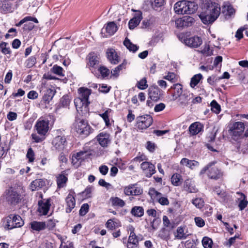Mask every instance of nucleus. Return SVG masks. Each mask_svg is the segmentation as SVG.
I'll return each instance as SVG.
<instances>
[{
	"label": "nucleus",
	"mask_w": 248,
	"mask_h": 248,
	"mask_svg": "<svg viewBox=\"0 0 248 248\" xmlns=\"http://www.w3.org/2000/svg\"><path fill=\"white\" fill-rule=\"evenodd\" d=\"M103 153L98 143L94 141L86 143L82 150L72 155V163L76 167L85 159L99 156Z\"/></svg>",
	"instance_id": "nucleus-1"
},
{
	"label": "nucleus",
	"mask_w": 248,
	"mask_h": 248,
	"mask_svg": "<svg viewBox=\"0 0 248 248\" xmlns=\"http://www.w3.org/2000/svg\"><path fill=\"white\" fill-rule=\"evenodd\" d=\"M220 14V7L218 3L208 0L203 5V11L199 15L202 23L211 24L218 17Z\"/></svg>",
	"instance_id": "nucleus-2"
},
{
	"label": "nucleus",
	"mask_w": 248,
	"mask_h": 248,
	"mask_svg": "<svg viewBox=\"0 0 248 248\" xmlns=\"http://www.w3.org/2000/svg\"><path fill=\"white\" fill-rule=\"evenodd\" d=\"M78 96L75 99L74 103L77 111L82 116L88 113L90 102L89 97L91 93V90L85 88H80L78 90Z\"/></svg>",
	"instance_id": "nucleus-3"
},
{
	"label": "nucleus",
	"mask_w": 248,
	"mask_h": 248,
	"mask_svg": "<svg viewBox=\"0 0 248 248\" xmlns=\"http://www.w3.org/2000/svg\"><path fill=\"white\" fill-rule=\"evenodd\" d=\"M26 195L25 188L19 186L16 187H10L4 192L6 201L12 206H15L21 202Z\"/></svg>",
	"instance_id": "nucleus-4"
},
{
	"label": "nucleus",
	"mask_w": 248,
	"mask_h": 248,
	"mask_svg": "<svg viewBox=\"0 0 248 248\" xmlns=\"http://www.w3.org/2000/svg\"><path fill=\"white\" fill-rule=\"evenodd\" d=\"M198 8V5L194 2L181 0L174 4L173 9L177 14H192L197 10Z\"/></svg>",
	"instance_id": "nucleus-5"
},
{
	"label": "nucleus",
	"mask_w": 248,
	"mask_h": 248,
	"mask_svg": "<svg viewBox=\"0 0 248 248\" xmlns=\"http://www.w3.org/2000/svg\"><path fill=\"white\" fill-rule=\"evenodd\" d=\"M216 163V161L208 163L201 170L200 175H202L207 172V176L210 179L217 180L221 178L222 173L218 168L214 166Z\"/></svg>",
	"instance_id": "nucleus-6"
},
{
	"label": "nucleus",
	"mask_w": 248,
	"mask_h": 248,
	"mask_svg": "<svg viewBox=\"0 0 248 248\" xmlns=\"http://www.w3.org/2000/svg\"><path fill=\"white\" fill-rule=\"evenodd\" d=\"M73 125L74 130L82 138L88 136L91 133V126L83 119H76Z\"/></svg>",
	"instance_id": "nucleus-7"
},
{
	"label": "nucleus",
	"mask_w": 248,
	"mask_h": 248,
	"mask_svg": "<svg viewBox=\"0 0 248 248\" xmlns=\"http://www.w3.org/2000/svg\"><path fill=\"white\" fill-rule=\"evenodd\" d=\"M245 128L244 124L241 122L233 123L230 127L232 138L236 141L241 139Z\"/></svg>",
	"instance_id": "nucleus-8"
},
{
	"label": "nucleus",
	"mask_w": 248,
	"mask_h": 248,
	"mask_svg": "<svg viewBox=\"0 0 248 248\" xmlns=\"http://www.w3.org/2000/svg\"><path fill=\"white\" fill-rule=\"evenodd\" d=\"M23 224V220L18 215L11 214L6 218L5 226L8 230L20 227L22 226Z\"/></svg>",
	"instance_id": "nucleus-9"
},
{
	"label": "nucleus",
	"mask_w": 248,
	"mask_h": 248,
	"mask_svg": "<svg viewBox=\"0 0 248 248\" xmlns=\"http://www.w3.org/2000/svg\"><path fill=\"white\" fill-rule=\"evenodd\" d=\"M137 127L143 130L149 127L153 123V118L150 115L140 116L136 119Z\"/></svg>",
	"instance_id": "nucleus-10"
},
{
	"label": "nucleus",
	"mask_w": 248,
	"mask_h": 248,
	"mask_svg": "<svg viewBox=\"0 0 248 248\" xmlns=\"http://www.w3.org/2000/svg\"><path fill=\"white\" fill-rule=\"evenodd\" d=\"M49 121L40 118L37 121L35 127L39 135L45 136L49 129Z\"/></svg>",
	"instance_id": "nucleus-11"
},
{
	"label": "nucleus",
	"mask_w": 248,
	"mask_h": 248,
	"mask_svg": "<svg viewBox=\"0 0 248 248\" xmlns=\"http://www.w3.org/2000/svg\"><path fill=\"white\" fill-rule=\"evenodd\" d=\"M140 168L147 177H151L156 172L155 165L150 162H143L140 164Z\"/></svg>",
	"instance_id": "nucleus-12"
},
{
	"label": "nucleus",
	"mask_w": 248,
	"mask_h": 248,
	"mask_svg": "<svg viewBox=\"0 0 248 248\" xmlns=\"http://www.w3.org/2000/svg\"><path fill=\"white\" fill-rule=\"evenodd\" d=\"M195 22L194 19L190 16H185L175 20V25L178 28L188 27L192 26Z\"/></svg>",
	"instance_id": "nucleus-13"
},
{
	"label": "nucleus",
	"mask_w": 248,
	"mask_h": 248,
	"mask_svg": "<svg viewBox=\"0 0 248 248\" xmlns=\"http://www.w3.org/2000/svg\"><path fill=\"white\" fill-rule=\"evenodd\" d=\"M142 189L137 184H130L124 187V192L127 196H138L142 193Z\"/></svg>",
	"instance_id": "nucleus-14"
},
{
	"label": "nucleus",
	"mask_w": 248,
	"mask_h": 248,
	"mask_svg": "<svg viewBox=\"0 0 248 248\" xmlns=\"http://www.w3.org/2000/svg\"><path fill=\"white\" fill-rule=\"evenodd\" d=\"M88 60L87 66L93 73V70L99 67L100 58L94 53H91L88 55Z\"/></svg>",
	"instance_id": "nucleus-15"
},
{
	"label": "nucleus",
	"mask_w": 248,
	"mask_h": 248,
	"mask_svg": "<svg viewBox=\"0 0 248 248\" xmlns=\"http://www.w3.org/2000/svg\"><path fill=\"white\" fill-rule=\"evenodd\" d=\"M162 91L156 86L150 87L148 89L149 97L153 101H157L162 95Z\"/></svg>",
	"instance_id": "nucleus-16"
},
{
	"label": "nucleus",
	"mask_w": 248,
	"mask_h": 248,
	"mask_svg": "<svg viewBox=\"0 0 248 248\" xmlns=\"http://www.w3.org/2000/svg\"><path fill=\"white\" fill-rule=\"evenodd\" d=\"M172 90L171 96L172 101H176L178 98L184 92L185 90H183V86L181 84H174L170 88Z\"/></svg>",
	"instance_id": "nucleus-17"
},
{
	"label": "nucleus",
	"mask_w": 248,
	"mask_h": 248,
	"mask_svg": "<svg viewBox=\"0 0 248 248\" xmlns=\"http://www.w3.org/2000/svg\"><path fill=\"white\" fill-rule=\"evenodd\" d=\"M52 143L56 150H62L65 146L66 139L64 136H57L54 138Z\"/></svg>",
	"instance_id": "nucleus-18"
},
{
	"label": "nucleus",
	"mask_w": 248,
	"mask_h": 248,
	"mask_svg": "<svg viewBox=\"0 0 248 248\" xmlns=\"http://www.w3.org/2000/svg\"><path fill=\"white\" fill-rule=\"evenodd\" d=\"M193 94L189 91H185L177 99V102L181 105H187L190 100L193 98Z\"/></svg>",
	"instance_id": "nucleus-19"
},
{
	"label": "nucleus",
	"mask_w": 248,
	"mask_h": 248,
	"mask_svg": "<svg viewBox=\"0 0 248 248\" xmlns=\"http://www.w3.org/2000/svg\"><path fill=\"white\" fill-rule=\"evenodd\" d=\"M202 43V39L198 36H194L185 40V44L191 47L197 48Z\"/></svg>",
	"instance_id": "nucleus-20"
},
{
	"label": "nucleus",
	"mask_w": 248,
	"mask_h": 248,
	"mask_svg": "<svg viewBox=\"0 0 248 248\" xmlns=\"http://www.w3.org/2000/svg\"><path fill=\"white\" fill-rule=\"evenodd\" d=\"M50 206V203L49 199L39 201L38 211L42 215H46L48 212Z\"/></svg>",
	"instance_id": "nucleus-21"
},
{
	"label": "nucleus",
	"mask_w": 248,
	"mask_h": 248,
	"mask_svg": "<svg viewBox=\"0 0 248 248\" xmlns=\"http://www.w3.org/2000/svg\"><path fill=\"white\" fill-rule=\"evenodd\" d=\"M66 207L65 208L66 212L70 213L74 209L76 205V200L74 196L70 192L65 198Z\"/></svg>",
	"instance_id": "nucleus-22"
},
{
	"label": "nucleus",
	"mask_w": 248,
	"mask_h": 248,
	"mask_svg": "<svg viewBox=\"0 0 248 248\" xmlns=\"http://www.w3.org/2000/svg\"><path fill=\"white\" fill-rule=\"evenodd\" d=\"M142 18V13L140 11H138L135 13L133 18L130 20L128 23L129 28L130 30L134 29L140 23Z\"/></svg>",
	"instance_id": "nucleus-23"
},
{
	"label": "nucleus",
	"mask_w": 248,
	"mask_h": 248,
	"mask_svg": "<svg viewBox=\"0 0 248 248\" xmlns=\"http://www.w3.org/2000/svg\"><path fill=\"white\" fill-rule=\"evenodd\" d=\"M67 174L64 171H62L61 174L57 177V184L59 188L64 187L66 186L67 182Z\"/></svg>",
	"instance_id": "nucleus-24"
},
{
	"label": "nucleus",
	"mask_w": 248,
	"mask_h": 248,
	"mask_svg": "<svg viewBox=\"0 0 248 248\" xmlns=\"http://www.w3.org/2000/svg\"><path fill=\"white\" fill-rule=\"evenodd\" d=\"M184 189L189 193H196L198 191L194 182L191 180H186L184 184Z\"/></svg>",
	"instance_id": "nucleus-25"
},
{
	"label": "nucleus",
	"mask_w": 248,
	"mask_h": 248,
	"mask_svg": "<svg viewBox=\"0 0 248 248\" xmlns=\"http://www.w3.org/2000/svg\"><path fill=\"white\" fill-rule=\"evenodd\" d=\"M107 57L111 63L117 64L119 62V57L115 49H108L107 52Z\"/></svg>",
	"instance_id": "nucleus-26"
},
{
	"label": "nucleus",
	"mask_w": 248,
	"mask_h": 248,
	"mask_svg": "<svg viewBox=\"0 0 248 248\" xmlns=\"http://www.w3.org/2000/svg\"><path fill=\"white\" fill-rule=\"evenodd\" d=\"M203 125L200 122H195L192 124L189 127V131L192 135H196L200 133L203 129Z\"/></svg>",
	"instance_id": "nucleus-27"
},
{
	"label": "nucleus",
	"mask_w": 248,
	"mask_h": 248,
	"mask_svg": "<svg viewBox=\"0 0 248 248\" xmlns=\"http://www.w3.org/2000/svg\"><path fill=\"white\" fill-rule=\"evenodd\" d=\"M31 228L37 232H40L46 229V222L43 221H33L30 223Z\"/></svg>",
	"instance_id": "nucleus-28"
},
{
	"label": "nucleus",
	"mask_w": 248,
	"mask_h": 248,
	"mask_svg": "<svg viewBox=\"0 0 248 248\" xmlns=\"http://www.w3.org/2000/svg\"><path fill=\"white\" fill-rule=\"evenodd\" d=\"M180 163L182 165L185 166L192 170L195 169L196 167H198L199 166V162L194 160H189L186 158H182Z\"/></svg>",
	"instance_id": "nucleus-29"
},
{
	"label": "nucleus",
	"mask_w": 248,
	"mask_h": 248,
	"mask_svg": "<svg viewBox=\"0 0 248 248\" xmlns=\"http://www.w3.org/2000/svg\"><path fill=\"white\" fill-rule=\"evenodd\" d=\"M97 137L99 143L102 147H107L110 143V141L108 134L100 133Z\"/></svg>",
	"instance_id": "nucleus-30"
},
{
	"label": "nucleus",
	"mask_w": 248,
	"mask_h": 248,
	"mask_svg": "<svg viewBox=\"0 0 248 248\" xmlns=\"http://www.w3.org/2000/svg\"><path fill=\"white\" fill-rule=\"evenodd\" d=\"M46 185L45 181L42 179H36L33 181L30 185L32 191L38 190Z\"/></svg>",
	"instance_id": "nucleus-31"
},
{
	"label": "nucleus",
	"mask_w": 248,
	"mask_h": 248,
	"mask_svg": "<svg viewBox=\"0 0 248 248\" xmlns=\"http://www.w3.org/2000/svg\"><path fill=\"white\" fill-rule=\"evenodd\" d=\"M129 230L130 231V235L128 238V244H139V241L137 236L134 233V228L132 226H130Z\"/></svg>",
	"instance_id": "nucleus-32"
},
{
	"label": "nucleus",
	"mask_w": 248,
	"mask_h": 248,
	"mask_svg": "<svg viewBox=\"0 0 248 248\" xmlns=\"http://www.w3.org/2000/svg\"><path fill=\"white\" fill-rule=\"evenodd\" d=\"M117 30L118 27L116 25V24L114 23V22H110L108 23L106 27V32L109 35H112L114 34V33L116 32Z\"/></svg>",
	"instance_id": "nucleus-33"
},
{
	"label": "nucleus",
	"mask_w": 248,
	"mask_h": 248,
	"mask_svg": "<svg viewBox=\"0 0 248 248\" xmlns=\"http://www.w3.org/2000/svg\"><path fill=\"white\" fill-rule=\"evenodd\" d=\"M124 45L130 51H132L133 52H136L139 49L138 46L133 44L132 42H131L130 40L127 38H125L124 41Z\"/></svg>",
	"instance_id": "nucleus-34"
},
{
	"label": "nucleus",
	"mask_w": 248,
	"mask_h": 248,
	"mask_svg": "<svg viewBox=\"0 0 248 248\" xmlns=\"http://www.w3.org/2000/svg\"><path fill=\"white\" fill-rule=\"evenodd\" d=\"M110 201L113 206L123 207L125 204V202L122 199L117 197L110 198Z\"/></svg>",
	"instance_id": "nucleus-35"
},
{
	"label": "nucleus",
	"mask_w": 248,
	"mask_h": 248,
	"mask_svg": "<svg viewBox=\"0 0 248 248\" xmlns=\"http://www.w3.org/2000/svg\"><path fill=\"white\" fill-rule=\"evenodd\" d=\"M55 95V92L51 89H47L46 91V93L43 95V100L47 103H48L50 100H52L54 95Z\"/></svg>",
	"instance_id": "nucleus-36"
},
{
	"label": "nucleus",
	"mask_w": 248,
	"mask_h": 248,
	"mask_svg": "<svg viewBox=\"0 0 248 248\" xmlns=\"http://www.w3.org/2000/svg\"><path fill=\"white\" fill-rule=\"evenodd\" d=\"M188 234H186L184 231V228L182 227L177 228L176 232L175 234V238L181 240L186 239Z\"/></svg>",
	"instance_id": "nucleus-37"
},
{
	"label": "nucleus",
	"mask_w": 248,
	"mask_h": 248,
	"mask_svg": "<svg viewBox=\"0 0 248 248\" xmlns=\"http://www.w3.org/2000/svg\"><path fill=\"white\" fill-rule=\"evenodd\" d=\"M106 226L108 229L112 230L121 226V223L118 221H114V219H110L107 221Z\"/></svg>",
	"instance_id": "nucleus-38"
},
{
	"label": "nucleus",
	"mask_w": 248,
	"mask_h": 248,
	"mask_svg": "<svg viewBox=\"0 0 248 248\" xmlns=\"http://www.w3.org/2000/svg\"><path fill=\"white\" fill-rule=\"evenodd\" d=\"M131 213L136 217H141L144 214V210L142 207L135 206L132 208Z\"/></svg>",
	"instance_id": "nucleus-39"
},
{
	"label": "nucleus",
	"mask_w": 248,
	"mask_h": 248,
	"mask_svg": "<svg viewBox=\"0 0 248 248\" xmlns=\"http://www.w3.org/2000/svg\"><path fill=\"white\" fill-rule=\"evenodd\" d=\"M51 71L60 77H63L64 76V71L63 68L57 64L54 65L51 68Z\"/></svg>",
	"instance_id": "nucleus-40"
},
{
	"label": "nucleus",
	"mask_w": 248,
	"mask_h": 248,
	"mask_svg": "<svg viewBox=\"0 0 248 248\" xmlns=\"http://www.w3.org/2000/svg\"><path fill=\"white\" fill-rule=\"evenodd\" d=\"M125 64L123 63L111 71V77L114 78H117L119 75L120 71L124 68H125Z\"/></svg>",
	"instance_id": "nucleus-41"
},
{
	"label": "nucleus",
	"mask_w": 248,
	"mask_h": 248,
	"mask_svg": "<svg viewBox=\"0 0 248 248\" xmlns=\"http://www.w3.org/2000/svg\"><path fill=\"white\" fill-rule=\"evenodd\" d=\"M202 78L201 74L195 75L191 79L190 85L192 88H194L198 85L200 81Z\"/></svg>",
	"instance_id": "nucleus-42"
},
{
	"label": "nucleus",
	"mask_w": 248,
	"mask_h": 248,
	"mask_svg": "<svg viewBox=\"0 0 248 248\" xmlns=\"http://www.w3.org/2000/svg\"><path fill=\"white\" fill-rule=\"evenodd\" d=\"M155 22V19L153 16L150 17L149 19H145L142 21V28H150L154 25Z\"/></svg>",
	"instance_id": "nucleus-43"
},
{
	"label": "nucleus",
	"mask_w": 248,
	"mask_h": 248,
	"mask_svg": "<svg viewBox=\"0 0 248 248\" xmlns=\"http://www.w3.org/2000/svg\"><path fill=\"white\" fill-rule=\"evenodd\" d=\"M192 203L197 208L201 209L204 204V202L202 198H196L192 201Z\"/></svg>",
	"instance_id": "nucleus-44"
},
{
	"label": "nucleus",
	"mask_w": 248,
	"mask_h": 248,
	"mask_svg": "<svg viewBox=\"0 0 248 248\" xmlns=\"http://www.w3.org/2000/svg\"><path fill=\"white\" fill-rule=\"evenodd\" d=\"M181 180V176L178 173L174 174L171 178L172 184L175 186H178L180 185Z\"/></svg>",
	"instance_id": "nucleus-45"
},
{
	"label": "nucleus",
	"mask_w": 248,
	"mask_h": 248,
	"mask_svg": "<svg viewBox=\"0 0 248 248\" xmlns=\"http://www.w3.org/2000/svg\"><path fill=\"white\" fill-rule=\"evenodd\" d=\"M7 46L8 43L6 42H2L0 44V50L5 55L10 54L11 52L10 47Z\"/></svg>",
	"instance_id": "nucleus-46"
},
{
	"label": "nucleus",
	"mask_w": 248,
	"mask_h": 248,
	"mask_svg": "<svg viewBox=\"0 0 248 248\" xmlns=\"http://www.w3.org/2000/svg\"><path fill=\"white\" fill-rule=\"evenodd\" d=\"M71 101V98L68 95H63L60 100V104L63 107H68Z\"/></svg>",
	"instance_id": "nucleus-47"
},
{
	"label": "nucleus",
	"mask_w": 248,
	"mask_h": 248,
	"mask_svg": "<svg viewBox=\"0 0 248 248\" xmlns=\"http://www.w3.org/2000/svg\"><path fill=\"white\" fill-rule=\"evenodd\" d=\"M136 86L140 90H145L148 88L147 80L146 78H143L140 81H138Z\"/></svg>",
	"instance_id": "nucleus-48"
},
{
	"label": "nucleus",
	"mask_w": 248,
	"mask_h": 248,
	"mask_svg": "<svg viewBox=\"0 0 248 248\" xmlns=\"http://www.w3.org/2000/svg\"><path fill=\"white\" fill-rule=\"evenodd\" d=\"M201 52L205 56H209L213 54V51L210 48L209 44H205L203 48L201 50Z\"/></svg>",
	"instance_id": "nucleus-49"
},
{
	"label": "nucleus",
	"mask_w": 248,
	"mask_h": 248,
	"mask_svg": "<svg viewBox=\"0 0 248 248\" xmlns=\"http://www.w3.org/2000/svg\"><path fill=\"white\" fill-rule=\"evenodd\" d=\"M28 21H33L36 23H37L38 20L36 18H34L31 16H26L23 19L21 20L18 23L16 24V26L17 27L20 26L23 24L25 23Z\"/></svg>",
	"instance_id": "nucleus-50"
},
{
	"label": "nucleus",
	"mask_w": 248,
	"mask_h": 248,
	"mask_svg": "<svg viewBox=\"0 0 248 248\" xmlns=\"http://www.w3.org/2000/svg\"><path fill=\"white\" fill-rule=\"evenodd\" d=\"M202 244L204 248H212L213 241L209 237H204L202 240Z\"/></svg>",
	"instance_id": "nucleus-51"
},
{
	"label": "nucleus",
	"mask_w": 248,
	"mask_h": 248,
	"mask_svg": "<svg viewBox=\"0 0 248 248\" xmlns=\"http://www.w3.org/2000/svg\"><path fill=\"white\" fill-rule=\"evenodd\" d=\"M163 78L171 81V82H175L178 79L177 76L173 72H169L167 75L164 76Z\"/></svg>",
	"instance_id": "nucleus-52"
},
{
	"label": "nucleus",
	"mask_w": 248,
	"mask_h": 248,
	"mask_svg": "<svg viewBox=\"0 0 248 248\" xmlns=\"http://www.w3.org/2000/svg\"><path fill=\"white\" fill-rule=\"evenodd\" d=\"M211 110L216 114H218L220 111V105L215 101L213 100L211 103Z\"/></svg>",
	"instance_id": "nucleus-53"
},
{
	"label": "nucleus",
	"mask_w": 248,
	"mask_h": 248,
	"mask_svg": "<svg viewBox=\"0 0 248 248\" xmlns=\"http://www.w3.org/2000/svg\"><path fill=\"white\" fill-rule=\"evenodd\" d=\"M36 62V58L35 56H31L29 57L26 61V66L28 68L32 67Z\"/></svg>",
	"instance_id": "nucleus-54"
},
{
	"label": "nucleus",
	"mask_w": 248,
	"mask_h": 248,
	"mask_svg": "<svg viewBox=\"0 0 248 248\" xmlns=\"http://www.w3.org/2000/svg\"><path fill=\"white\" fill-rule=\"evenodd\" d=\"M110 111L111 109H108V110H107L104 113L100 114V116L103 118L105 122L106 125L107 126H108L110 124L108 118V113Z\"/></svg>",
	"instance_id": "nucleus-55"
},
{
	"label": "nucleus",
	"mask_w": 248,
	"mask_h": 248,
	"mask_svg": "<svg viewBox=\"0 0 248 248\" xmlns=\"http://www.w3.org/2000/svg\"><path fill=\"white\" fill-rule=\"evenodd\" d=\"M26 157L30 162H32L34 160V153L31 148H30L27 151Z\"/></svg>",
	"instance_id": "nucleus-56"
},
{
	"label": "nucleus",
	"mask_w": 248,
	"mask_h": 248,
	"mask_svg": "<svg viewBox=\"0 0 248 248\" xmlns=\"http://www.w3.org/2000/svg\"><path fill=\"white\" fill-rule=\"evenodd\" d=\"M89 209V205L87 203L83 204L79 210V214L81 216L85 215L88 212Z\"/></svg>",
	"instance_id": "nucleus-57"
},
{
	"label": "nucleus",
	"mask_w": 248,
	"mask_h": 248,
	"mask_svg": "<svg viewBox=\"0 0 248 248\" xmlns=\"http://www.w3.org/2000/svg\"><path fill=\"white\" fill-rule=\"evenodd\" d=\"M98 71L100 72L102 76L106 77L109 74V70L105 66H100L98 68Z\"/></svg>",
	"instance_id": "nucleus-58"
},
{
	"label": "nucleus",
	"mask_w": 248,
	"mask_h": 248,
	"mask_svg": "<svg viewBox=\"0 0 248 248\" xmlns=\"http://www.w3.org/2000/svg\"><path fill=\"white\" fill-rule=\"evenodd\" d=\"M31 137L34 142L36 143L40 142L45 139V136L37 135V134H32Z\"/></svg>",
	"instance_id": "nucleus-59"
},
{
	"label": "nucleus",
	"mask_w": 248,
	"mask_h": 248,
	"mask_svg": "<svg viewBox=\"0 0 248 248\" xmlns=\"http://www.w3.org/2000/svg\"><path fill=\"white\" fill-rule=\"evenodd\" d=\"M149 194L151 197H154L155 198H157L158 196L162 195L161 193L157 191L155 188H151L149 189Z\"/></svg>",
	"instance_id": "nucleus-60"
},
{
	"label": "nucleus",
	"mask_w": 248,
	"mask_h": 248,
	"mask_svg": "<svg viewBox=\"0 0 248 248\" xmlns=\"http://www.w3.org/2000/svg\"><path fill=\"white\" fill-rule=\"evenodd\" d=\"M158 202L163 205H167L169 204V202L167 198L164 197L158 196L156 199Z\"/></svg>",
	"instance_id": "nucleus-61"
},
{
	"label": "nucleus",
	"mask_w": 248,
	"mask_h": 248,
	"mask_svg": "<svg viewBox=\"0 0 248 248\" xmlns=\"http://www.w3.org/2000/svg\"><path fill=\"white\" fill-rule=\"evenodd\" d=\"M186 248H196V244L194 240H188L185 243Z\"/></svg>",
	"instance_id": "nucleus-62"
},
{
	"label": "nucleus",
	"mask_w": 248,
	"mask_h": 248,
	"mask_svg": "<svg viewBox=\"0 0 248 248\" xmlns=\"http://www.w3.org/2000/svg\"><path fill=\"white\" fill-rule=\"evenodd\" d=\"M46 222V228H47L49 230L53 229L55 226V221L53 219H48Z\"/></svg>",
	"instance_id": "nucleus-63"
},
{
	"label": "nucleus",
	"mask_w": 248,
	"mask_h": 248,
	"mask_svg": "<svg viewBox=\"0 0 248 248\" xmlns=\"http://www.w3.org/2000/svg\"><path fill=\"white\" fill-rule=\"evenodd\" d=\"M195 222L196 225L199 227H202L205 225L204 221L200 217H196Z\"/></svg>",
	"instance_id": "nucleus-64"
}]
</instances>
